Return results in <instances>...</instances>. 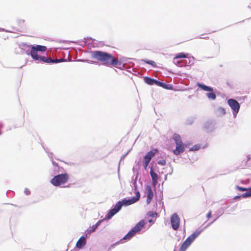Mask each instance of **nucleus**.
I'll use <instances>...</instances> for the list:
<instances>
[{"mask_svg":"<svg viewBox=\"0 0 251 251\" xmlns=\"http://www.w3.org/2000/svg\"><path fill=\"white\" fill-rule=\"evenodd\" d=\"M211 211H210L208 214H207V217L209 219V218H210L211 217Z\"/></svg>","mask_w":251,"mask_h":251,"instance_id":"29","label":"nucleus"},{"mask_svg":"<svg viewBox=\"0 0 251 251\" xmlns=\"http://www.w3.org/2000/svg\"><path fill=\"white\" fill-rule=\"evenodd\" d=\"M157 151V149H153L146 153V154L144 156L143 162V166L145 170H146L147 169V167L150 161Z\"/></svg>","mask_w":251,"mask_h":251,"instance_id":"7","label":"nucleus"},{"mask_svg":"<svg viewBox=\"0 0 251 251\" xmlns=\"http://www.w3.org/2000/svg\"><path fill=\"white\" fill-rule=\"evenodd\" d=\"M200 149L199 146L197 145L194 146L191 149H190V151H197Z\"/></svg>","mask_w":251,"mask_h":251,"instance_id":"28","label":"nucleus"},{"mask_svg":"<svg viewBox=\"0 0 251 251\" xmlns=\"http://www.w3.org/2000/svg\"><path fill=\"white\" fill-rule=\"evenodd\" d=\"M216 113L218 116H222L226 114V110L223 107H219L216 109Z\"/></svg>","mask_w":251,"mask_h":251,"instance_id":"19","label":"nucleus"},{"mask_svg":"<svg viewBox=\"0 0 251 251\" xmlns=\"http://www.w3.org/2000/svg\"><path fill=\"white\" fill-rule=\"evenodd\" d=\"M39 60L48 63H58L59 62V60L58 59H52L50 58L46 57L45 56H40Z\"/></svg>","mask_w":251,"mask_h":251,"instance_id":"14","label":"nucleus"},{"mask_svg":"<svg viewBox=\"0 0 251 251\" xmlns=\"http://www.w3.org/2000/svg\"><path fill=\"white\" fill-rule=\"evenodd\" d=\"M26 195H28V194H29V193H26Z\"/></svg>","mask_w":251,"mask_h":251,"instance_id":"37","label":"nucleus"},{"mask_svg":"<svg viewBox=\"0 0 251 251\" xmlns=\"http://www.w3.org/2000/svg\"><path fill=\"white\" fill-rule=\"evenodd\" d=\"M171 222L173 228L174 230H177L179 226L180 219L176 213L172 215Z\"/></svg>","mask_w":251,"mask_h":251,"instance_id":"9","label":"nucleus"},{"mask_svg":"<svg viewBox=\"0 0 251 251\" xmlns=\"http://www.w3.org/2000/svg\"><path fill=\"white\" fill-rule=\"evenodd\" d=\"M136 196L133 197L131 199L126 200V199L123 200L122 201H119L118 202H120L122 204V207L123 205L127 206L137 201L140 198V194L139 191L136 192Z\"/></svg>","mask_w":251,"mask_h":251,"instance_id":"8","label":"nucleus"},{"mask_svg":"<svg viewBox=\"0 0 251 251\" xmlns=\"http://www.w3.org/2000/svg\"><path fill=\"white\" fill-rule=\"evenodd\" d=\"M158 164L161 165H165L166 164V160L165 159H162L161 160H159L158 161Z\"/></svg>","mask_w":251,"mask_h":251,"instance_id":"27","label":"nucleus"},{"mask_svg":"<svg viewBox=\"0 0 251 251\" xmlns=\"http://www.w3.org/2000/svg\"><path fill=\"white\" fill-rule=\"evenodd\" d=\"M122 208V204L120 202H117L114 207L111 209L107 215V218L110 219L113 216L116 214Z\"/></svg>","mask_w":251,"mask_h":251,"instance_id":"12","label":"nucleus"},{"mask_svg":"<svg viewBox=\"0 0 251 251\" xmlns=\"http://www.w3.org/2000/svg\"><path fill=\"white\" fill-rule=\"evenodd\" d=\"M240 197H241V196H236V197H235V198H234V199H239V198H240Z\"/></svg>","mask_w":251,"mask_h":251,"instance_id":"33","label":"nucleus"},{"mask_svg":"<svg viewBox=\"0 0 251 251\" xmlns=\"http://www.w3.org/2000/svg\"><path fill=\"white\" fill-rule=\"evenodd\" d=\"M145 82L149 85H153L154 84V80L155 79H152L149 77H146L144 79Z\"/></svg>","mask_w":251,"mask_h":251,"instance_id":"22","label":"nucleus"},{"mask_svg":"<svg viewBox=\"0 0 251 251\" xmlns=\"http://www.w3.org/2000/svg\"><path fill=\"white\" fill-rule=\"evenodd\" d=\"M197 86L199 88H201L203 91H207V92H210L206 94V96L207 97V98L208 99L212 100H214L216 99V95L213 92V89L212 87L207 86L205 85H204V84H201L200 83H197Z\"/></svg>","mask_w":251,"mask_h":251,"instance_id":"6","label":"nucleus"},{"mask_svg":"<svg viewBox=\"0 0 251 251\" xmlns=\"http://www.w3.org/2000/svg\"><path fill=\"white\" fill-rule=\"evenodd\" d=\"M163 86H161V87H163V88H165V87H166L167 86H170V85H169V84H165V83H163Z\"/></svg>","mask_w":251,"mask_h":251,"instance_id":"30","label":"nucleus"},{"mask_svg":"<svg viewBox=\"0 0 251 251\" xmlns=\"http://www.w3.org/2000/svg\"><path fill=\"white\" fill-rule=\"evenodd\" d=\"M145 222L144 220L140 221L134 227H133L131 230L123 238V239H129L131 237L133 236L135 234L140 230L144 226Z\"/></svg>","mask_w":251,"mask_h":251,"instance_id":"5","label":"nucleus"},{"mask_svg":"<svg viewBox=\"0 0 251 251\" xmlns=\"http://www.w3.org/2000/svg\"><path fill=\"white\" fill-rule=\"evenodd\" d=\"M30 55L34 59L39 60L40 56L37 54V51L35 50L34 46H32L31 48Z\"/></svg>","mask_w":251,"mask_h":251,"instance_id":"17","label":"nucleus"},{"mask_svg":"<svg viewBox=\"0 0 251 251\" xmlns=\"http://www.w3.org/2000/svg\"><path fill=\"white\" fill-rule=\"evenodd\" d=\"M150 175L152 178V184L153 186H155L157 183L158 179V175L152 169L150 171Z\"/></svg>","mask_w":251,"mask_h":251,"instance_id":"15","label":"nucleus"},{"mask_svg":"<svg viewBox=\"0 0 251 251\" xmlns=\"http://www.w3.org/2000/svg\"><path fill=\"white\" fill-rule=\"evenodd\" d=\"M248 192L242 194L241 195V197L243 198H247V197H251V190L250 189V188L248 189Z\"/></svg>","mask_w":251,"mask_h":251,"instance_id":"23","label":"nucleus"},{"mask_svg":"<svg viewBox=\"0 0 251 251\" xmlns=\"http://www.w3.org/2000/svg\"><path fill=\"white\" fill-rule=\"evenodd\" d=\"M145 62H146V63L148 64H150V65H151L153 66H155L156 64L155 63L154 61H152V60H143Z\"/></svg>","mask_w":251,"mask_h":251,"instance_id":"24","label":"nucleus"},{"mask_svg":"<svg viewBox=\"0 0 251 251\" xmlns=\"http://www.w3.org/2000/svg\"><path fill=\"white\" fill-rule=\"evenodd\" d=\"M180 62L178 61L175 60V62H174L175 64L177 65Z\"/></svg>","mask_w":251,"mask_h":251,"instance_id":"32","label":"nucleus"},{"mask_svg":"<svg viewBox=\"0 0 251 251\" xmlns=\"http://www.w3.org/2000/svg\"><path fill=\"white\" fill-rule=\"evenodd\" d=\"M187 54H185L183 52H180V53H178V54H177L174 57L173 61H174V62H175V60L178 58H187Z\"/></svg>","mask_w":251,"mask_h":251,"instance_id":"20","label":"nucleus"},{"mask_svg":"<svg viewBox=\"0 0 251 251\" xmlns=\"http://www.w3.org/2000/svg\"><path fill=\"white\" fill-rule=\"evenodd\" d=\"M172 86L171 85H170V86H167L166 87H165V89H172Z\"/></svg>","mask_w":251,"mask_h":251,"instance_id":"31","label":"nucleus"},{"mask_svg":"<svg viewBox=\"0 0 251 251\" xmlns=\"http://www.w3.org/2000/svg\"><path fill=\"white\" fill-rule=\"evenodd\" d=\"M100 223V221H99L95 225H93L92 227H90L89 228L87 229L86 231V233L91 234V233L94 232L97 228V227L99 226Z\"/></svg>","mask_w":251,"mask_h":251,"instance_id":"18","label":"nucleus"},{"mask_svg":"<svg viewBox=\"0 0 251 251\" xmlns=\"http://www.w3.org/2000/svg\"><path fill=\"white\" fill-rule=\"evenodd\" d=\"M34 49L37 51H45L47 50V47L41 45H36L34 46Z\"/></svg>","mask_w":251,"mask_h":251,"instance_id":"21","label":"nucleus"},{"mask_svg":"<svg viewBox=\"0 0 251 251\" xmlns=\"http://www.w3.org/2000/svg\"><path fill=\"white\" fill-rule=\"evenodd\" d=\"M201 38H203V39H208V37H203V38H202V37H201Z\"/></svg>","mask_w":251,"mask_h":251,"instance_id":"36","label":"nucleus"},{"mask_svg":"<svg viewBox=\"0 0 251 251\" xmlns=\"http://www.w3.org/2000/svg\"><path fill=\"white\" fill-rule=\"evenodd\" d=\"M173 139L176 144V148L174 151V153L177 155L184 151V146L179 135L177 134H174Z\"/></svg>","mask_w":251,"mask_h":251,"instance_id":"3","label":"nucleus"},{"mask_svg":"<svg viewBox=\"0 0 251 251\" xmlns=\"http://www.w3.org/2000/svg\"><path fill=\"white\" fill-rule=\"evenodd\" d=\"M236 188L237 190H238L239 191H245L248 190V189H247V188H246L244 187H240L239 186H237Z\"/></svg>","mask_w":251,"mask_h":251,"instance_id":"25","label":"nucleus"},{"mask_svg":"<svg viewBox=\"0 0 251 251\" xmlns=\"http://www.w3.org/2000/svg\"><path fill=\"white\" fill-rule=\"evenodd\" d=\"M228 105L233 110L234 113L237 114L240 108V105L238 101L234 99H229L227 101Z\"/></svg>","mask_w":251,"mask_h":251,"instance_id":"10","label":"nucleus"},{"mask_svg":"<svg viewBox=\"0 0 251 251\" xmlns=\"http://www.w3.org/2000/svg\"><path fill=\"white\" fill-rule=\"evenodd\" d=\"M86 244V239L84 236H81L77 241L76 244V247L78 249H81Z\"/></svg>","mask_w":251,"mask_h":251,"instance_id":"16","label":"nucleus"},{"mask_svg":"<svg viewBox=\"0 0 251 251\" xmlns=\"http://www.w3.org/2000/svg\"><path fill=\"white\" fill-rule=\"evenodd\" d=\"M154 84L157 85V86H163V82H160L158 80H156L155 79L154 80Z\"/></svg>","mask_w":251,"mask_h":251,"instance_id":"26","label":"nucleus"},{"mask_svg":"<svg viewBox=\"0 0 251 251\" xmlns=\"http://www.w3.org/2000/svg\"><path fill=\"white\" fill-rule=\"evenodd\" d=\"M154 215H157V213L156 212H154V213L153 214H152V216H154Z\"/></svg>","mask_w":251,"mask_h":251,"instance_id":"35","label":"nucleus"},{"mask_svg":"<svg viewBox=\"0 0 251 251\" xmlns=\"http://www.w3.org/2000/svg\"><path fill=\"white\" fill-rule=\"evenodd\" d=\"M1 134V131L0 130V135Z\"/></svg>","mask_w":251,"mask_h":251,"instance_id":"38","label":"nucleus"},{"mask_svg":"<svg viewBox=\"0 0 251 251\" xmlns=\"http://www.w3.org/2000/svg\"><path fill=\"white\" fill-rule=\"evenodd\" d=\"M127 153H128V152H127L126 154H124L123 157H125L127 155Z\"/></svg>","mask_w":251,"mask_h":251,"instance_id":"34","label":"nucleus"},{"mask_svg":"<svg viewBox=\"0 0 251 251\" xmlns=\"http://www.w3.org/2000/svg\"><path fill=\"white\" fill-rule=\"evenodd\" d=\"M69 179L68 174H62L54 176L50 180V183L54 186H59L67 182Z\"/></svg>","mask_w":251,"mask_h":251,"instance_id":"2","label":"nucleus"},{"mask_svg":"<svg viewBox=\"0 0 251 251\" xmlns=\"http://www.w3.org/2000/svg\"><path fill=\"white\" fill-rule=\"evenodd\" d=\"M201 233L200 231L196 230L192 234L190 235L181 245L179 251H185L187 248L194 241L195 238Z\"/></svg>","mask_w":251,"mask_h":251,"instance_id":"4","label":"nucleus"},{"mask_svg":"<svg viewBox=\"0 0 251 251\" xmlns=\"http://www.w3.org/2000/svg\"><path fill=\"white\" fill-rule=\"evenodd\" d=\"M122 208V204L120 202H117L114 207L111 209L107 215V218L110 219L113 216L116 214Z\"/></svg>","mask_w":251,"mask_h":251,"instance_id":"11","label":"nucleus"},{"mask_svg":"<svg viewBox=\"0 0 251 251\" xmlns=\"http://www.w3.org/2000/svg\"><path fill=\"white\" fill-rule=\"evenodd\" d=\"M92 57L100 61L106 66H114L117 68L123 67L122 62L111 54L102 51H94L92 52Z\"/></svg>","mask_w":251,"mask_h":251,"instance_id":"1","label":"nucleus"},{"mask_svg":"<svg viewBox=\"0 0 251 251\" xmlns=\"http://www.w3.org/2000/svg\"><path fill=\"white\" fill-rule=\"evenodd\" d=\"M146 190L147 192V198L146 202L148 204H149L150 203L151 200L152 199L154 195L151 186L147 185L146 186Z\"/></svg>","mask_w":251,"mask_h":251,"instance_id":"13","label":"nucleus"}]
</instances>
